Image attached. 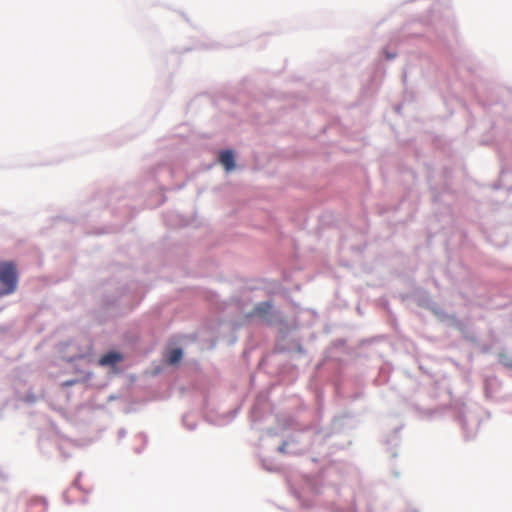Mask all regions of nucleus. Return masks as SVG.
<instances>
[{
	"label": "nucleus",
	"instance_id": "f257e3e1",
	"mask_svg": "<svg viewBox=\"0 0 512 512\" xmlns=\"http://www.w3.org/2000/svg\"><path fill=\"white\" fill-rule=\"evenodd\" d=\"M18 283V273L15 263L4 261L0 263V285L1 295H8L15 292Z\"/></svg>",
	"mask_w": 512,
	"mask_h": 512
},
{
	"label": "nucleus",
	"instance_id": "f03ea898",
	"mask_svg": "<svg viewBox=\"0 0 512 512\" xmlns=\"http://www.w3.org/2000/svg\"><path fill=\"white\" fill-rule=\"evenodd\" d=\"M124 360V356L116 351H110L103 356H101L98 360V365L101 367H108L111 369H115L119 363Z\"/></svg>",
	"mask_w": 512,
	"mask_h": 512
},
{
	"label": "nucleus",
	"instance_id": "7ed1b4c3",
	"mask_svg": "<svg viewBox=\"0 0 512 512\" xmlns=\"http://www.w3.org/2000/svg\"><path fill=\"white\" fill-rule=\"evenodd\" d=\"M221 164L225 167L226 171H231L235 168L234 155L232 151L225 150L219 155Z\"/></svg>",
	"mask_w": 512,
	"mask_h": 512
},
{
	"label": "nucleus",
	"instance_id": "20e7f679",
	"mask_svg": "<svg viewBox=\"0 0 512 512\" xmlns=\"http://www.w3.org/2000/svg\"><path fill=\"white\" fill-rule=\"evenodd\" d=\"M46 504L42 499H33L29 503L27 512H45Z\"/></svg>",
	"mask_w": 512,
	"mask_h": 512
},
{
	"label": "nucleus",
	"instance_id": "39448f33",
	"mask_svg": "<svg viewBox=\"0 0 512 512\" xmlns=\"http://www.w3.org/2000/svg\"><path fill=\"white\" fill-rule=\"evenodd\" d=\"M182 358V350L179 348L173 349L169 352L167 361L169 364H176Z\"/></svg>",
	"mask_w": 512,
	"mask_h": 512
},
{
	"label": "nucleus",
	"instance_id": "423d86ee",
	"mask_svg": "<svg viewBox=\"0 0 512 512\" xmlns=\"http://www.w3.org/2000/svg\"><path fill=\"white\" fill-rule=\"evenodd\" d=\"M270 308H271V305L268 302H266V303H262L259 307H257L256 311L259 313L262 311L266 312Z\"/></svg>",
	"mask_w": 512,
	"mask_h": 512
}]
</instances>
